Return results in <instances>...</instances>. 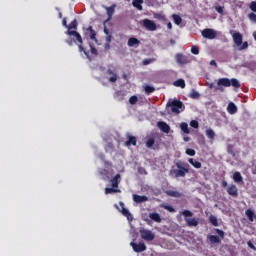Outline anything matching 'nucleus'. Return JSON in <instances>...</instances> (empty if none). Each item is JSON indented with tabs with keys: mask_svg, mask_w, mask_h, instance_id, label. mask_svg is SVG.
Returning a JSON list of instances; mask_svg holds the SVG:
<instances>
[{
	"mask_svg": "<svg viewBox=\"0 0 256 256\" xmlns=\"http://www.w3.org/2000/svg\"><path fill=\"white\" fill-rule=\"evenodd\" d=\"M100 174L104 175V177H107L109 179V170L107 169H102L100 171Z\"/></svg>",
	"mask_w": 256,
	"mask_h": 256,
	"instance_id": "obj_48",
	"label": "nucleus"
},
{
	"mask_svg": "<svg viewBox=\"0 0 256 256\" xmlns=\"http://www.w3.org/2000/svg\"><path fill=\"white\" fill-rule=\"evenodd\" d=\"M105 165L108 166V167H112L113 166V164L111 162H107V161L105 162Z\"/></svg>",
	"mask_w": 256,
	"mask_h": 256,
	"instance_id": "obj_60",
	"label": "nucleus"
},
{
	"mask_svg": "<svg viewBox=\"0 0 256 256\" xmlns=\"http://www.w3.org/2000/svg\"><path fill=\"white\" fill-rule=\"evenodd\" d=\"M153 61V59H144L142 61L143 65H151V62Z\"/></svg>",
	"mask_w": 256,
	"mask_h": 256,
	"instance_id": "obj_52",
	"label": "nucleus"
},
{
	"mask_svg": "<svg viewBox=\"0 0 256 256\" xmlns=\"http://www.w3.org/2000/svg\"><path fill=\"white\" fill-rule=\"evenodd\" d=\"M247 245H248V247H249L250 249H253V251H256V247H255V245L253 244V242L248 241V242H247Z\"/></svg>",
	"mask_w": 256,
	"mask_h": 256,
	"instance_id": "obj_50",
	"label": "nucleus"
},
{
	"mask_svg": "<svg viewBox=\"0 0 256 256\" xmlns=\"http://www.w3.org/2000/svg\"><path fill=\"white\" fill-rule=\"evenodd\" d=\"M180 129L181 131H183V133H185L186 135H189L191 133V131L189 130V124L182 122L180 124Z\"/></svg>",
	"mask_w": 256,
	"mask_h": 256,
	"instance_id": "obj_25",
	"label": "nucleus"
},
{
	"mask_svg": "<svg viewBox=\"0 0 256 256\" xmlns=\"http://www.w3.org/2000/svg\"><path fill=\"white\" fill-rule=\"evenodd\" d=\"M202 36L204 39H215L217 37V32L211 28H206L202 31Z\"/></svg>",
	"mask_w": 256,
	"mask_h": 256,
	"instance_id": "obj_10",
	"label": "nucleus"
},
{
	"mask_svg": "<svg viewBox=\"0 0 256 256\" xmlns=\"http://www.w3.org/2000/svg\"><path fill=\"white\" fill-rule=\"evenodd\" d=\"M130 245L135 253H143V251H147V246L143 242H139L138 244L131 242Z\"/></svg>",
	"mask_w": 256,
	"mask_h": 256,
	"instance_id": "obj_8",
	"label": "nucleus"
},
{
	"mask_svg": "<svg viewBox=\"0 0 256 256\" xmlns=\"http://www.w3.org/2000/svg\"><path fill=\"white\" fill-rule=\"evenodd\" d=\"M210 65H213L214 67H217V62L215 60H211Z\"/></svg>",
	"mask_w": 256,
	"mask_h": 256,
	"instance_id": "obj_56",
	"label": "nucleus"
},
{
	"mask_svg": "<svg viewBox=\"0 0 256 256\" xmlns=\"http://www.w3.org/2000/svg\"><path fill=\"white\" fill-rule=\"evenodd\" d=\"M160 207L162 209H165L166 211H169V213H175V208H173V206L169 205V204H161Z\"/></svg>",
	"mask_w": 256,
	"mask_h": 256,
	"instance_id": "obj_31",
	"label": "nucleus"
},
{
	"mask_svg": "<svg viewBox=\"0 0 256 256\" xmlns=\"http://www.w3.org/2000/svg\"><path fill=\"white\" fill-rule=\"evenodd\" d=\"M112 36L111 34L106 35V41L107 43H111Z\"/></svg>",
	"mask_w": 256,
	"mask_h": 256,
	"instance_id": "obj_55",
	"label": "nucleus"
},
{
	"mask_svg": "<svg viewBox=\"0 0 256 256\" xmlns=\"http://www.w3.org/2000/svg\"><path fill=\"white\" fill-rule=\"evenodd\" d=\"M247 47H249V43L248 42H244L241 46V51H243V49H247Z\"/></svg>",
	"mask_w": 256,
	"mask_h": 256,
	"instance_id": "obj_53",
	"label": "nucleus"
},
{
	"mask_svg": "<svg viewBox=\"0 0 256 256\" xmlns=\"http://www.w3.org/2000/svg\"><path fill=\"white\" fill-rule=\"evenodd\" d=\"M62 25H63L64 27H66L67 29L69 28V25H67V18H64V19L62 20Z\"/></svg>",
	"mask_w": 256,
	"mask_h": 256,
	"instance_id": "obj_54",
	"label": "nucleus"
},
{
	"mask_svg": "<svg viewBox=\"0 0 256 256\" xmlns=\"http://www.w3.org/2000/svg\"><path fill=\"white\" fill-rule=\"evenodd\" d=\"M137 101H139V98L135 95L129 98L130 105H136Z\"/></svg>",
	"mask_w": 256,
	"mask_h": 256,
	"instance_id": "obj_40",
	"label": "nucleus"
},
{
	"mask_svg": "<svg viewBox=\"0 0 256 256\" xmlns=\"http://www.w3.org/2000/svg\"><path fill=\"white\" fill-rule=\"evenodd\" d=\"M190 125L193 127V129H199V122L196 120H192Z\"/></svg>",
	"mask_w": 256,
	"mask_h": 256,
	"instance_id": "obj_46",
	"label": "nucleus"
},
{
	"mask_svg": "<svg viewBox=\"0 0 256 256\" xmlns=\"http://www.w3.org/2000/svg\"><path fill=\"white\" fill-rule=\"evenodd\" d=\"M71 29H77V20H73L69 25H68V31L66 32V35H69L70 37H73L76 39L78 42V49L80 53H84V55L87 57V59H90L89 56V51L83 47V37H81V34L77 31H73Z\"/></svg>",
	"mask_w": 256,
	"mask_h": 256,
	"instance_id": "obj_1",
	"label": "nucleus"
},
{
	"mask_svg": "<svg viewBox=\"0 0 256 256\" xmlns=\"http://www.w3.org/2000/svg\"><path fill=\"white\" fill-rule=\"evenodd\" d=\"M215 232L217 233V235H219V237H221V239H225V232L223 230L216 228Z\"/></svg>",
	"mask_w": 256,
	"mask_h": 256,
	"instance_id": "obj_42",
	"label": "nucleus"
},
{
	"mask_svg": "<svg viewBox=\"0 0 256 256\" xmlns=\"http://www.w3.org/2000/svg\"><path fill=\"white\" fill-rule=\"evenodd\" d=\"M67 45H69L70 47H72L73 43H76V45H79V42L77 41V38H75V40H73V38H68L66 40Z\"/></svg>",
	"mask_w": 256,
	"mask_h": 256,
	"instance_id": "obj_39",
	"label": "nucleus"
},
{
	"mask_svg": "<svg viewBox=\"0 0 256 256\" xmlns=\"http://www.w3.org/2000/svg\"><path fill=\"white\" fill-rule=\"evenodd\" d=\"M135 45H141V41L135 37L128 39V47H135Z\"/></svg>",
	"mask_w": 256,
	"mask_h": 256,
	"instance_id": "obj_20",
	"label": "nucleus"
},
{
	"mask_svg": "<svg viewBox=\"0 0 256 256\" xmlns=\"http://www.w3.org/2000/svg\"><path fill=\"white\" fill-rule=\"evenodd\" d=\"M175 87H181V89H185V80L178 79L174 82Z\"/></svg>",
	"mask_w": 256,
	"mask_h": 256,
	"instance_id": "obj_35",
	"label": "nucleus"
},
{
	"mask_svg": "<svg viewBox=\"0 0 256 256\" xmlns=\"http://www.w3.org/2000/svg\"><path fill=\"white\" fill-rule=\"evenodd\" d=\"M184 141H189V137L184 138Z\"/></svg>",
	"mask_w": 256,
	"mask_h": 256,
	"instance_id": "obj_63",
	"label": "nucleus"
},
{
	"mask_svg": "<svg viewBox=\"0 0 256 256\" xmlns=\"http://www.w3.org/2000/svg\"><path fill=\"white\" fill-rule=\"evenodd\" d=\"M227 185H228V184H227V181L223 180V181H222V187L225 188V187H227Z\"/></svg>",
	"mask_w": 256,
	"mask_h": 256,
	"instance_id": "obj_59",
	"label": "nucleus"
},
{
	"mask_svg": "<svg viewBox=\"0 0 256 256\" xmlns=\"http://www.w3.org/2000/svg\"><path fill=\"white\" fill-rule=\"evenodd\" d=\"M233 181L235 183H243V176L241 175V172H234Z\"/></svg>",
	"mask_w": 256,
	"mask_h": 256,
	"instance_id": "obj_23",
	"label": "nucleus"
},
{
	"mask_svg": "<svg viewBox=\"0 0 256 256\" xmlns=\"http://www.w3.org/2000/svg\"><path fill=\"white\" fill-rule=\"evenodd\" d=\"M175 166L177 169H172L170 171V175H174V177L179 178V177H185L187 173H189L190 166L188 163H185L183 161H178L175 163Z\"/></svg>",
	"mask_w": 256,
	"mask_h": 256,
	"instance_id": "obj_3",
	"label": "nucleus"
},
{
	"mask_svg": "<svg viewBox=\"0 0 256 256\" xmlns=\"http://www.w3.org/2000/svg\"><path fill=\"white\" fill-rule=\"evenodd\" d=\"M235 87V89H239L241 87V83H239V80L236 78H232L231 80L229 78H220L217 81V86H215L214 83L208 84L209 89H215V91H221L223 93L225 91V88L223 87Z\"/></svg>",
	"mask_w": 256,
	"mask_h": 256,
	"instance_id": "obj_2",
	"label": "nucleus"
},
{
	"mask_svg": "<svg viewBox=\"0 0 256 256\" xmlns=\"http://www.w3.org/2000/svg\"><path fill=\"white\" fill-rule=\"evenodd\" d=\"M105 49H109V42L105 45Z\"/></svg>",
	"mask_w": 256,
	"mask_h": 256,
	"instance_id": "obj_62",
	"label": "nucleus"
},
{
	"mask_svg": "<svg viewBox=\"0 0 256 256\" xmlns=\"http://www.w3.org/2000/svg\"><path fill=\"white\" fill-rule=\"evenodd\" d=\"M173 19H174V23L176 25H179L180 23L183 22V19L181 18V16L177 15V14H174L173 15Z\"/></svg>",
	"mask_w": 256,
	"mask_h": 256,
	"instance_id": "obj_38",
	"label": "nucleus"
},
{
	"mask_svg": "<svg viewBox=\"0 0 256 256\" xmlns=\"http://www.w3.org/2000/svg\"><path fill=\"white\" fill-rule=\"evenodd\" d=\"M206 137H208V139H215V131H213L211 128L207 129Z\"/></svg>",
	"mask_w": 256,
	"mask_h": 256,
	"instance_id": "obj_36",
	"label": "nucleus"
},
{
	"mask_svg": "<svg viewBox=\"0 0 256 256\" xmlns=\"http://www.w3.org/2000/svg\"><path fill=\"white\" fill-rule=\"evenodd\" d=\"M149 218L155 221V223H161V215L157 212L150 213Z\"/></svg>",
	"mask_w": 256,
	"mask_h": 256,
	"instance_id": "obj_22",
	"label": "nucleus"
},
{
	"mask_svg": "<svg viewBox=\"0 0 256 256\" xmlns=\"http://www.w3.org/2000/svg\"><path fill=\"white\" fill-rule=\"evenodd\" d=\"M125 145L126 147H131V145L135 147V145H137V137L129 135Z\"/></svg>",
	"mask_w": 256,
	"mask_h": 256,
	"instance_id": "obj_18",
	"label": "nucleus"
},
{
	"mask_svg": "<svg viewBox=\"0 0 256 256\" xmlns=\"http://www.w3.org/2000/svg\"><path fill=\"white\" fill-rule=\"evenodd\" d=\"M237 111V106L235 105V103L230 102L228 104V113H230L231 115L235 114V112Z\"/></svg>",
	"mask_w": 256,
	"mask_h": 256,
	"instance_id": "obj_28",
	"label": "nucleus"
},
{
	"mask_svg": "<svg viewBox=\"0 0 256 256\" xmlns=\"http://www.w3.org/2000/svg\"><path fill=\"white\" fill-rule=\"evenodd\" d=\"M191 53L193 54V55H199V47L198 46H192V48H191Z\"/></svg>",
	"mask_w": 256,
	"mask_h": 256,
	"instance_id": "obj_44",
	"label": "nucleus"
},
{
	"mask_svg": "<svg viewBox=\"0 0 256 256\" xmlns=\"http://www.w3.org/2000/svg\"><path fill=\"white\" fill-rule=\"evenodd\" d=\"M143 27L147 29V31H157V24H155L152 20L144 19Z\"/></svg>",
	"mask_w": 256,
	"mask_h": 256,
	"instance_id": "obj_11",
	"label": "nucleus"
},
{
	"mask_svg": "<svg viewBox=\"0 0 256 256\" xmlns=\"http://www.w3.org/2000/svg\"><path fill=\"white\" fill-rule=\"evenodd\" d=\"M84 35L86 37H90L92 41H97V32L93 29V26H89L88 28H83Z\"/></svg>",
	"mask_w": 256,
	"mask_h": 256,
	"instance_id": "obj_7",
	"label": "nucleus"
},
{
	"mask_svg": "<svg viewBox=\"0 0 256 256\" xmlns=\"http://www.w3.org/2000/svg\"><path fill=\"white\" fill-rule=\"evenodd\" d=\"M120 192H121V190L119 188H115V187L105 188L106 195H111V193H120Z\"/></svg>",
	"mask_w": 256,
	"mask_h": 256,
	"instance_id": "obj_29",
	"label": "nucleus"
},
{
	"mask_svg": "<svg viewBox=\"0 0 256 256\" xmlns=\"http://www.w3.org/2000/svg\"><path fill=\"white\" fill-rule=\"evenodd\" d=\"M140 235L141 239H144V241H153L155 239V233L145 228L140 229Z\"/></svg>",
	"mask_w": 256,
	"mask_h": 256,
	"instance_id": "obj_6",
	"label": "nucleus"
},
{
	"mask_svg": "<svg viewBox=\"0 0 256 256\" xmlns=\"http://www.w3.org/2000/svg\"><path fill=\"white\" fill-rule=\"evenodd\" d=\"M249 8L251 11H253V13H256V1H252L249 5Z\"/></svg>",
	"mask_w": 256,
	"mask_h": 256,
	"instance_id": "obj_47",
	"label": "nucleus"
},
{
	"mask_svg": "<svg viewBox=\"0 0 256 256\" xmlns=\"http://www.w3.org/2000/svg\"><path fill=\"white\" fill-rule=\"evenodd\" d=\"M116 7H117L116 4H112L110 7H104V9H106V15L108 17L106 21H111L113 19V15H115Z\"/></svg>",
	"mask_w": 256,
	"mask_h": 256,
	"instance_id": "obj_12",
	"label": "nucleus"
},
{
	"mask_svg": "<svg viewBox=\"0 0 256 256\" xmlns=\"http://www.w3.org/2000/svg\"><path fill=\"white\" fill-rule=\"evenodd\" d=\"M176 63L178 65H187V63H191L188 56H185L181 53H177L175 55Z\"/></svg>",
	"mask_w": 256,
	"mask_h": 256,
	"instance_id": "obj_9",
	"label": "nucleus"
},
{
	"mask_svg": "<svg viewBox=\"0 0 256 256\" xmlns=\"http://www.w3.org/2000/svg\"><path fill=\"white\" fill-rule=\"evenodd\" d=\"M199 92L192 90V92L190 93V97L191 99H199Z\"/></svg>",
	"mask_w": 256,
	"mask_h": 256,
	"instance_id": "obj_43",
	"label": "nucleus"
},
{
	"mask_svg": "<svg viewBox=\"0 0 256 256\" xmlns=\"http://www.w3.org/2000/svg\"><path fill=\"white\" fill-rule=\"evenodd\" d=\"M248 17H249V19H250L251 21H255V22H256V14H255V13H250V14L248 15Z\"/></svg>",
	"mask_w": 256,
	"mask_h": 256,
	"instance_id": "obj_51",
	"label": "nucleus"
},
{
	"mask_svg": "<svg viewBox=\"0 0 256 256\" xmlns=\"http://www.w3.org/2000/svg\"><path fill=\"white\" fill-rule=\"evenodd\" d=\"M227 193L231 197H239V189L237 188V186L235 184L228 186Z\"/></svg>",
	"mask_w": 256,
	"mask_h": 256,
	"instance_id": "obj_13",
	"label": "nucleus"
},
{
	"mask_svg": "<svg viewBox=\"0 0 256 256\" xmlns=\"http://www.w3.org/2000/svg\"><path fill=\"white\" fill-rule=\"evenodd\" d=\"M209 221L214 227H219V220L214 215L209 216Z\"/></svg>",
	"mask_w": 256,
	"mask_h": 256,
	"instance_id": "obj_33",
	"label": "nucleus"
},
{
	"mask_svg": "<svg viewBox=\"0 0 256 256\" xmlns=\"http://www.w3.org/2000/svg\"><path fill=\"white\" fill-rule=\"evenodd\" d=\"M122 215L127 217L128 221H133V215H131V212H129L126 208H122Z\"/></svg>",
	"mask_w": 256,
	"mask_h": 256,
	"instance_id": "obj_32",
	"label": "nucleus"
},
{
	"mask_svg": "<svg viewBox=\"0 0 256 256\" xmlns=\"http://www.w3.org/2000/svg\"><path fill=\"white\" fill-rule=\"evenodd\" d=\"M165 194L168 197H176V198H179V197L183 196V194H181V192H177L175 190H168V191L165 192Z\"/></svg>",
	"mask_w": 256,
	"mask_h": 256,
	"instance_id": "obj_21",
	"label": "nucleus"
},
{
	"mask_svg": "<svg viewBox=\"0 0 256 256\" xmlns=\"http://www.w3.org/2000/svg\"><path fill=\"white\" fill-rule=\"evenodd\" d=\"M188 163H190V165H193L195 169H201V167H202L201 162H199L193 158L188 159Z\"/></svg>",
	"mask_w": 256,
	"mask_h": 256,
	"instance_id": "obj_24",
	"label": "nucleus"
},
{
	"mask_svg": "<svg viewBox=\"0 0 256 256\" xmlns=\"http://www.w3.org/2000/svg\"><path fill=\"white\" fill-rule=\"evenodd\" d=\"M233 41L235 43V45H237V47L243 45V35H241V33L239 32H235L233 35Z\"/></svg>",
	"mask_w": 256,
	"mask_h": 256,
	"instance_id": "obj_14",
	"label": "nucleus"
},
{
	"mask_svg": "<svg viewBox=\"0 0 256 256\" xmlns=\"http://www.w3.org/2000/svg\"><path fill=\"white\" fill-rule=\"evenodd\" d=\"M154 145H155V138H153V137L147 138V140H146V147L148 149H151Z\"/></svg>",
	"mask_w": 256,
	"mask_h": 256,
	"instance_id": "obj_34",
	"label": "nucleus"
},
{
	"mask_svg": "<svg viewBox=\"0 0 256 256\" xmlns=\"http://www.w3.org/2000/svg\"><path fill=\"white\" fill-rule=\"evenodd\" d=\"M133 201L135 203H145V201H149V198L147 196H141L138 194L133 195Z\"/></svg>",
	"mask_w": 256,
	"mask_h": 256,
	"instance_id": "obj_17",
	"label": "nucleus"
},
{
	"mask_svg": "<svg viewBox=\"0 0 256 256\" xmlns=\"http://www.w3.org/2000/svg\"><path fill=\"white\" fill-rule=\"evenodd\" d=\"M215 10L217 13H219V15H223V6H216Z\"/></svg>",
	"mask_w": 256,
	"mask_h": 256,
	"instance_id": "obj_49",
	"label": "nucleus"
},
{
	"mask_svg": "<svg viewBox=\"0 0 256 256\" xmlns=\"http://www.w3.org/2000/svg\"><path fill=\"white\" fill-rule=\"evenodd\" d=\"M167 28L170 29V30L173 29V24H171V22H168L167 23Z\"/></svg>",
	"mask_w": 256,
	"mask_h": 256,
	"instance_id": "obj_57",
	"label": "nucleus"
},
{
	"mask_svg": "<svg viewBox=\"0 0 256 256\" xmlns=\"http://www.w3.org/2000/svg\"><path fill=\"white\" fill-rule=\"evenodd\" d=\"M208 240L213 245H215V243H221V238H219V236H217V235H210V236H208Z\"/></svg>",
	"mask_w": 256,
	"mask_h": 256,
	"instance_id": "obj_27",
	"label": "nucleus"
},
{
	"mask_svg": "<svg viewBox=\"0 0 256 256\" xmlns=\"http://www.w3.org/2000/svg\"><path fill=\"white\" fill-rule=\"evenodd\" d=\"M154 19H158V21H167V17L165 16V14H163V12L155 13Z\"/></svg>",
	"mask_w": 256,
	"mask_h": 256,
	"instance_id": "obj_30",
	"label": "nucleus"
},
{
	"mask_svg": "<svg viewBox=\"0 0 256 256\" xmlns=\"http://www.w3.org/2000/svg\"><path fill=\"white\" fill-rule=\"evenodd\" d=\"M186 155H189L190 157H195V150L191 148L186 149Z\"/></svg>",
	"mask_w": 256,
	"mask_h": 256,
	"instance_id": "obj_45",
	"label": "nucleus"
},
{
	"mask_svg": "<svg viewBox=\"0 0 256 256\" xmlns=\"http://www.w3.org/2000/svg\"><path fill=\"white\" fill-rule=\"evenodd\" d=\"M107 74H108V75H112V76L109 78L110 83H115V82L117 81V74H115V72H113L112 69H108V70H107Z\"/></svg>",
	"mask_w": 256,
	"mask_h": 256,
	"instance_id": "obj_26",
	"label": "nucleus"
},
{
	"mask_svg": "<svg viewBox=\"0 0 256 256\" xmlns=\"http://www.w3.org/2000/svg\"><path fill=\"white\" fill-rule=\"evenodd\" d=\"M90 51H91V54L94 55L95 57H97V55H99L97 48H95V46H93L92 44H90Z\"/></svg>",
	"mask_w": 256,
	"mask_h": 256,
	"instance_id": "obj_41",
	"label": "nucleus"
},
{
	"mask_svg": "<svg viewBox=\"0 0 256 256\" xmlns=\"http://www.w3.org/2000/svg\"><path fill=\"white\" fill-rule=\"evenodd\" d=\"M111 187H115L116 189H119V183H121V174H116L111 180Z\"/></svg>",
	"mask_w": 256,
	"mask_h": 256,
	"instance_id": "obj_16",
	"label": "nucleus"
},
{
	"mask_svg": "<svg viewBox=\"0 0 256 256\" xmlns=\"http://www.w3.org/2000/svg\"><path fill=\"white\" fill-rule=\"evenodd\" d=\"M132 5L138 11H143V0H132Z\"/></svg>",
	"mask_w": 256,
	"mask_h": 256,
	"instance_id": "obj_19",
	"label": "nucleus"
},
{
	"mask_svg": "<svg viewBox=\"0 0 256 256\" xmlns=\"http://www.w3.org/2000/svg\"><path fill=\"white\" fill-rule=\"evenodd\" d=\"M104 33H105V35H111V33H109V29H107V28H104Z\"/></svg>",
	"mask_w": 256,
	"mask_h": 256,
	"instance_id": "obj_58",
	"label": "nucleus"
},
{
	"mask_svg": "<svg viewBox=\"0 0 256 256\" xmlns=\"http://www.w3.org/2000/svg\"><path fill=\"white\" fill-rule=\"evenodd\" d=\"M144 89H145V93L147 95H151V93H154V91H155V87L150 86V85H146Z\"/></svg>",
	"mask_w": 256,
	"mask_h": 256,
	"instance_id": "obj_37",
	"label": "nucleus"
},
{
	"mask_svg": "<svg viewBox=\"0 0 256 256\" xmlns=\"http://www.w3.org/2000/svg\"><path fill=\"white\" fill-rule=\"evenodd\" d=\"M181 214L188 227H197V225H199V220L197 218H189L193 217V212H191V210H184Z\"/></svg>",
	"mask_w": 256,
	"mask_h": 256,
	"instance_id": "obj_4",
	"label": "nucleus"
},
{
	"mask_svg": "<svg viewBox=\"0 0 256 256\" xmlns=\"http://www.w3.org/2000/svg\"><path fill=\"white\" fill-rule=\"evenodd\" d=\"M157 125L162 133H169V131H171V127L169 124H167V122L160 121Z\"/></svg>",
	"mask_w": 256,
	"mask_h": 256,
	"instance_id": "obj_15",
	"label": "nucleus"
},
{
	"mask_svg": "<svg viewBox=\"0 0 256 256\" xmlns=\"http://www.w3.org/2000/svg\"><path fill=\"white\" fill-rule=\"evenodd\" d=\"M141 170L144 172V175H147V171H145V169L140 168L139 171H141Z\"/></svg>",
	"mask_w": 256,
	"mask_h": 256,
	"instance_id": "obj_61",
	"label": "nucleus"
},
{
	"mask_svg": "<svg viewBox=\"0 0 256 256\" xmlns=\"http://www.w3.org/2000/svg\"><path fill=\"white\" fill-rule=\"evenodd\" d=\"M167 107H171L172 113H175L176 115H179V113L185 109L183 102L180 100H173L168 102Z\"/></svg>",
	"mask_w": 256,
	"mask_h": 256,
	"instance_id": "obj_5",
	"label": "nucleus"
}]
</instances>
